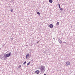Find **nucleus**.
Segmentation results:
<instances>
[{
    "label": "nucleus",
    "instance_id": "obj_20",
    "mask_svg": "<svg viewBox=\"0 0 75 75\" xmlns=\"http://www.w3.org/2000/svg\"><path fill=\"white\" fill-rule=\"evenodd\" d=\"M65 43H66V42H65Z\"/></svg>",
    "mask_w": 75,
    "mask_h": 75
},
{
    "label": "nucleus",
    "instance_id": "obj_2",
    "mask_svg": "<svg viewBox=\"0 0 75 75\" xmlns=\"http://www.w3.org/2000/svg\"><path fill=\"white\" fill-rule=\"evenodd\" d=\"M10 55H11V52H10L9 54H6L5 55V56L6 58H7L8 57H9L10 56Z\"/></svg>",
    "mask_w": 75,
    "mask_h": 75
},
{
    "label": "nucleus",
    "instance_id": "obj_8",
    "mask_svg": "<svg viewBox=\"0 0 75 75\" xmlns=\"http://www.w3.org/2000/svg\"><path fill=\"white\" fill-rule=\"evenodd\" d=\"M58 41L59 44H61V43H62V41H61V40H60L59 39L58 40Z\"/></svg>",
    "mask_w": 75,
    "mask_h": 75
},
{
    "label": "nucleus",
    "instance_id": "obj_12",
    "mask_svg": "<svg viewBox=\"0 0 75 75\" xmlns=\"http://www.w3.org/2000/svg\"><path fill=\"white\" fill-rule=\"evenodd\" d=\"M37 14H38V15H40V14H41L40 13V12H37Z\"/></svg>",
    "mask_w": 75,
    "mask_h": 75
},
{
    "label": "nucleus",
    "instance_id": "obj_6",
    "mask_svg": "<svg viewBox=\"0 0 75 75\" xmlns=\"http://www.w3.org/2000/svg\"><path fill=\"white\" fill-rule=\"evenodd\" d=\"M49 27L50 28H53V25L52 24H50L49 25Z\"/></svg>",
    "mask_w": 75,
    "mask_h": 75
},
{
    "label": "nucleus",
    "instance_id": "obj_7",
    "mask_svg": "<svg viewBox=\"0 0 75 75\" xmlns=\"http://www.w3.org/2000/svg\"><path fill=\"white\" fill-rule=\"evenodd\" d=\"M40 73V71L39 70H37L35 72V74H38Z\"/></svg>",
    "mask_w": 75,
    "mask_h": 75
},
{
    "label": "nucleus",
    "instance_id": "obj_3",
    "mask_svg": "<svg viewBox=\"0 0 75 75\" xmlns=\"http://www.w3.org/2000/svg\"><path fill=\"white\" fill-rule=\"evenodd\" d=\"M26 58L27 59H29V58H30V54H29L28 53L26 54Z\"/></svg>",
    "mask_w": 75,
    "mask_h": 75
},
{
    "label": "nucleus",
    "instance_id": "obj_4",
    "mask_svg": "<svg viewBox=\"0 0 75 75\" xmlns=\"http://www.w3.org/2000/svg\"><path fill=\"white\" fill-rule=\"evenodd\" d=\"M66 64V66H68V65H70L71 63H70L68 61L67 62Z\"/></svg>",
    "mask_w": 75,
    "mask_h": 75
},
{
    "label": "nucleus",
    "instance_id": "obj_15",
    "mask_svg": "<svg viewBox=\"0 0 75 75\" xmlns=\"http://www.w3.org/2000/svg\"><path fill=\"white\" fill-rule=\"evenodd\" d=\"M26 63H27L26 62H25L24 63H23V65H25V64H26Z\"/></svg>",
    "mask_w": 75,
    "mask_h": 75
},
{
    "label": "nucleus",
    "instance_id": "obj_5",
    "mask_svg": "<svg viewBox=\"0 0 75 75\" xmlns=\"http://www.w3.org/2000/svg\"><path fill=\"white\" fill-rule=\"evenodd\" d=\"M58 5L59 8H60V10L61 11H62V10H63V9H62V8H61V6H60V5L59 4Z\"/></svg>",
    "mask_w": 75,
    "mask_h": 75
},
{
    "label": "nucleus",
    "instance_id": "obj_17",
    "mask_svg": "<svg viewBox=\"0 0 75 75\" xmlns=\"http://www.w3.org/2000/svg\"><path fill=\"white\" fill-rule=\"evenodd\" d=\"M44 75H46V74H44Z\"/></svg>",
    "mask_w": 75,
    "mask_h": 75
},
{
    "label": "nucleus",
    "instance_id": "obj_16",
    "mask_svg": "<svg viewBox=\"0 0 75 75\" xmlns=\"http://www.w3.org/2000/svg\"><path fill=\"white\" fill-rule=\"evenodd\" d=\"M11 40L12 41V40H13V39H11Z\"/></svg>",
    "mask_w": 75,
    "mask_h": 75
},
{
    "label": "nucleus",
    "instance_id": "obj_19",
    "mask_svg": "<svg viewBox=\"0 0 75 75\" xmlns=\"http://www.w3.org/2000/svg\"><path fill=\"white\" fill-rule=\"evenodd\" d=\"M12 1H13V0H11Z\"/></svg>",
    "mask_w": 75,
    "mask_h": 75
},
{
    "label": "nucleus",
    "instance_id": "obj_11",
    "mask_svg": "<svg viewBox=\"0 0 75 75\" xmlns=\"http://www.w3.org/2000/svg\"><path fill=\"white\" fill-rule=\"evenodd\" d=\"M59 24V22H57V23L56 25H58Z\"/></svg>",
    "mask_w": 75,
    "mask_h": 75
},
{
    "label": "nucleus",
    "instance_id": "obj_14",
    "mask_svg": "<svg viewBox=\"0 0 75 75\" xmlns=\"http://www.w3.org/2000/svg\"><path fill=\"white\" fill-rule=\"evenodd\" d=\"M30 64V62H29L28 64H27V66H28Z\"/></svg>",
    "mask_w": 75,
    "mask_h": 75
},
{
    "label": "nucleus",
    "instance_id": "obj_10",
    "mask_svg": "<svg viewBox=\"0 0 75 75\" xmlns=\"http://www.w3.org/2000/svg\"><path fill=\"white\" fill-rule=\"evenodd\" d=\"M21 65H19L18 68V69H19V68H21Z\"/></svg>",
    "mask_w": 75,
    "mask_h": 75
},
{
    "label": "nucleus",
    "instance_id": "obj_1",
    "mask_svg": "<svg viewBox=\"0 0 75 75\" xmlns=\"http://www.w3.org/2000/svg\"><path fill=\"white\" fill-rule=\"evenodd\" d=\"M40 71H41V72H42V73H44V71H45V69H44V67H43L42 66L41 67V68L40 69Z\"/></svg>",
    "mask_w": 75,
    "mask_h": 75
},
{
    "label": "nucleus",
    "instance_id": "obj_9",
    "mask_svg": "<svg viewBox=\"0 0 75 75\" xmlns=\"http://www.w3.org/2000/svg\"><path fill=\"white\" fill-rule=\"evenodd\" d=\"M49 2L50 3H52V0H49Z\"/></svg>",
    "mask_w": 75,
    "mask_h": 75
},
{
    "label": "nucleus",
    "instance_id": "obj_18",
    "mask_svg": "<svg viewBox=\"0 0 75 75\" xmlns=\"http://www.w3.org/2000/svg\"><path fill=\"white\" fill-rule=\"evenodd\" d=\"M38 42H37V43H38Z\"/></svg>",
    "mask_w": 75,
    "mask_h": 75
},
{
    "label": "nucleus",
    "instance_id": "obj_13",
    "mask_svg": "<svg viewBox=\"0 0 75 75\" xmlns=\"http://www.w3.org/2000/svg\"><path fill=\"white\" fill-rule=\"evenodd\" d=\"M11 12H13V9H11Z\"/></svg>",
    "mask_w": 75,
    "mask_h": 75
}]
</instances>
